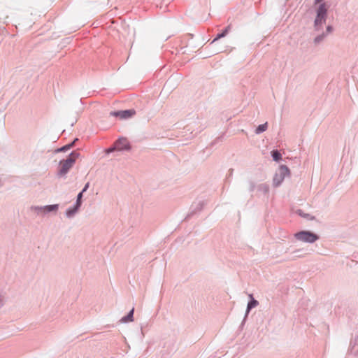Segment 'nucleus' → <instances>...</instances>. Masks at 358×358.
Segmentation results:
<instances>
[{"label": "nucleus", "instance_id": "c85d7f7f", "mask_svg": "<svg viewBox=\"0 0 358 358\" xmlns=\"http://www.w3.org/2000/svg\"><path fill=\"white\" fill-rule=\"evenodd\" d=\"M301 251V250H296L294 252V254H297L299 252H300Z\"/></svg>", "mask_w": 358, "mask_h": 358}, {"label": "nucleus", "instance_id": "aec40b11", "mask_svg": "<svg viewBox=\"0 0 358 358\" xmlns=\"http://www.w3.org/2000/svg\"><path fill=\"white\" fill-rule=\"evenodd\" d=\"M327 37V34L324 33V32H322V34L317 35L315 38H314V43L315 44L317 45L319 43H320L322 41H323L324 40V38Z\"/></svg>", "mask_w": 358, "mask_h": 358}, {"label": "nucleus", "instance_id": "6e6552de", "mask_svg": "<svg viewBox=\"0 0 358 358\" xmlns=\"http://www.w3.org/2000/svg\"><path fill=\"white\" fill-rule=\"evenodd\" d=\"M207 204L206 201H201L197 203H193L190 208V212L187 214L186 217L185 218V220H189L190 217H192L194 215L196 214L197 213L201 211L203 208V207Z\"/></svg>", "mask_w": 358, "mask_h": 358}, {"label": "nucleus", "instance_id": "20e7f679", "mask_svg": "<svg viewBox=\"0 0 358 358\" xmlns=\"http://www.w3.org/2000/svg\"><path fill=\"white\" fill-rule=\"evenodd\" d=\"M291 175L289 168L285 164L279 166L278 172L275 173L273 178V185L274 187H279L283 182L286 176Z\"/></svg>", "mask_w": 358, "mask_h": 358}, {"label": "nucleus", "instance_id": "9b49d317", "mask_svg": "<svg viewBox=\"0 0 358 358\" xmlns=\"http://www.w3.org/2000/svg\"><path fill=\"white\" fill-rule=\"evenodd\" d=\"M79 141V138H75L71 142L58 148L55 150V152H65L76 146V142Z\"/></svg>", "mask_w": 358, "mask_h": 358}, {"label": "nucleus", "instance_id": "4468645a", "mask_svg": "<svg viewBox=\"0 0 358 358\" xmlns=\"http://www.w3.org/2000/svg\"><path fill=\"white\" fill-rule=\"evenodd\" d=\"M134 308H132V309L130 310L126 315L123 316L120 319V322L122 323H128L130 322H133L134 320Z\"/></svg>", "mask_w": 358, "mask_h": 358}, {"label": "nucleus", "instance_id": "b1692460", "mask_svg": "<svg viewBox=\"0 0 358 358\" xmlns=\"http://www.w3.org/2000/svg\"><path fill=\"white\" fill-rule=\"evenodd\" d=\"M223 138H224L223 135H221V136L217 137L213 142H211L210 147L214 146V145H215L218 142L222 141Z\"/></svg>", "mask_w": 358, "mask_h": 358}, {"label": "nucleus", "instance_id": "9d476101", "mask_svg": "<svg viewBox=\"0 0 358 358\" xmlns=\"http://www.w3.org/2000/svg\"><path fill=\"white\" fill-rule=\"evenodd\" d=\"M258 305H259V301L253 297L252 294H250V300L248 302L243 322L245 321V318L248 317V315L249 314L250 310L252 308L257 307Z\"/></svg>", "mask_w": 358, "mask_h": 358}, {"label": "nucleus", "instance_id": "f03ea898", "mask_svg": "<svg viewBox=\"0 0 358 358\" xmlns=\"http://www.w3.org/2000/svg\"><path fill=\"white\" fill-rule=\"evenodd\" d=\"M80 154L77 150H73L66 159L59 161L57 175L61 178L65 176L73 168L76 159Z\"/></svg>", "mask_w": 358, "mask_h": 358}, {"label": "nucleus", "instance_id": "f3484780", "mask_svg": "<svg viewBox=\"0 0 358 358\" xmlns=\"http://www.w3.org/2000/svg\"><path fill=\"white\" fill-rule=\"evenodd\" d=\"M271 156L273 160L275 162H280L282 159L280 152L277 149L273 150L271 152Z\"/></svg>", "mask_w": 358, "mask_h": 358}, {"label": "nucleus", "instance_id": "cd10ccee", "mask_svg": "<svg viewBox=\"0 0 358 358\" xmlns=\"http://www.w3.org/2000/svg\"><path fill=\"white\" fill-rule=\"evenodd\" d=\"M187 36H188L190 38H193V37H194V34H189V33L187 34Z\"/></svg>", "mask_w": 358, "mask_h": 358}, {"label": "nucleus", "instance_id": "393cba45", "mask_svg": "<svg viewBox=\"0 0 358 358\" xmlns=\"http://www.w3.org/2000/svg\"><path fill=\"white\" fill-rule=\"evenodd\" d=\"M333 31H334L333 26L331 24H329L326 27V31L324 33H326L327 35L328 34H331Z\"/></svg>", "mask_w": 358, "mask_h": 358}, {"label": "nucleus", "instance_id": "a878e982", "mask_svg": "<svg viewBox=\"0 0 358 358\" xmlns=\"http://www.w3.org/2000/svg\"><path fill=\"white\" fill-rule=\"evenodd\" d=\"M249 183H250L249 191L250 192H252L255 190V187H256L255 183V182L251 181V180L249 182Z\"/></svg>", "mask_w": 358, "mask_h": 358}, {"label": "nucleus", "instance_id": "bb28decb", "mask_svg": "<svg viewBox=\"0 0 358 358\" xmlns=\"http://www.w3.org/2000/svg\"><path fill=\"white\" fill-rule=\"evenodd\" d=\"M89 187H90V182H87L84 185V187H83V189H82L80 192H82V193L83 194L84 192H85L88 189Z\"/></svg>", "mask_w": 358, "mask_h": 358}, {"label": "nucleus", "instance_id": "f8f14e48", "mask_svg": "<svg viewBox=\"0 0 358 358\" xmlns=\"http://www.w3.org/2000/svg\"><path fill=\"white\" fill-rule=\"evenodd\" d=\"M231 29V25L229 24L224 29H223L220 32L216 34L215 37L213 38V40L210 42V44L215 43V41L220 40L222 38L225 37L229 32L230 31Z\"/></svg>", "mask_w": 358, "mask_h": 358}, {"label": "nucleus", "instance_id": "f257e3e1", "mask_svg": "<svg viewBox=\"0 0 358 358\" xmlns=\"http://www.w3.org/2000/svg\"><path fill=\"white\" fill-rule=\"evenodd\" d=\"M315 5L317 6V3H320L315 8L316 16L314 20V29L316 31H319L322 29L323 24L326 23L328 17V10L329 6L326 3V1H314Z\"/></svg>", "mask_w": 358, "mask_h": 358}, {"label": "nucleus", "instance_id": "5701e85b", "mask_svg": "<svg viewBox=\"0 0 358 358\" xmlns=\"http://www.w3.org/2000/svg\"><path fill=\"white\" fill-rule=\"evenodd\" d=\"M233 173H234V169H232V168L229 169V170L228 171V173L227 175L226 179H225V182L230 183L229 178L231 177H232Z\"/></svg>", "mask_w": 358, "mask_h": 358}, {"label": "nucleus", "instance_id": "0eeeda50", "mask_svg": "<svg viewBox=\"0 0 358 358\" xmlns=\"http://www.w3.org/2000/svg\"><path fill=\"white\" fill-rule=\"evenodd\" d=\"M115 145L117 151H130L132 148L131 144L126 137L120 136L115 141Z\"/></svg>", "mask_w": 358, "mask_h": 358}, {"label": "nucleus", "instance_id": "a211bd4d", "mask_svg": "<svg viewBox=\"0 0 358 358\" xmlns=\"http://www.w3.org/2000/svg\"><path fill=\"white\" fill-rule=\"evenodd\" d=\"M258 191L262 192L264 195L269 192V185L266 183H262L257 186Z\"/></svg>", "mask_w": 358, "mask_h": 358}, {"label": "nucleus", "instance_id": "423d86ee", "mask_svg": "<svg viewBox=\"0 0 358 358\" xmlns=\"http://www.w3.org/2000/svg\"><path fill=\"white\" fill-rule=\"evenodd\" d=\"M31 210L36 212L38 214L43 213L44 214L55 213H56L59 210V204L46 205L44 206H32Z\"/></svg>", "mask_w": 358, "mask_h": 358}, {"label": "nucleus", "instance_id": "7c9ffc66", "mask_svg": "<svg viewBox=\"0 0 358 358\" xmlns=\"http://www.w3.org/2000/svg\"><path fill=\"white\" fill-rule=\"evenodd\" d=\"M301 256H302V255H300V253H297V254H296V255H295V257H301Z\"/></svg>", "mask_w": 358, "mask_h": 358}, {"label": "nucleus", "instance_id": "c756f323", "mask_svg": "<svg viewBox=\"0 0 358 358\" xmlns=\"http://www.w3.org/2000/svg\"><path fill=\"white\" fill-rule=\"evenodd\" d=\"M3 306V303H1V296L0 295V308Z\"/></svg>", "mask_w": 358, "mask_h": 358}, {"label": "nucleus", "instance_id": "1a4fd4ad", "mask_svg": "<svg viewBox=\"0 0 358 358\" xmlns=\"http://www.w3.org/2000/svg\"><path fill=\"white\" fill-rule=\"evenodd\" d=\"M348 353L353 354L355 356L358 355V335L351 338Z\"/></svg>", "mask_w": 358, "mask_h": 358}, {"label": "nucleus", "instance_id": "6ab92c4d", "mask_svg": "<svg viewBox=\"0 0 358 358\" xmlns=\"http://www.w3.org/2000/svg\"><path fill=\"white\" fill-rule=\"evenodd\" d=\"M267 129H268V123L267 122L261 124L256 127L255 134H262V133L264 132L265 131H266Z\"/></svg>", "mask_w": 358, "mask_h": 358}, {"label": "nucleus", "instance_id": "dca6fc26", "mask_svg": "<svg viewBox=\"0 0 358 358\" xmlns=\"http://www.w3.org/2000/svg\"><path fill=\"white\" fill-rule=\"evenodd\" d=\"M296 213L305 219L309 220H316V217L313 215H311L309 213H304L303 210L301 209H297L296 210Z\"/></svg>", "mask_w": 358, "mask_h": 358}, {"label": "nucleus", "instance_id": "ddd939ff", "mask_svg": "<svg viewBox=\"0 0 358 358\" xmlns=\"http://www.w3.org/2000/svg\"><path fill=\"white\" fill-rule=\"evenodd\" d=\"M156 8H159L160 10V14H163L167 11H170L173 8V6L170 3H166L164 5L163 1H159V3L155 4Z\"/></svg>", "mask_w": 358, "mask_h": 358}, {"label": "nucleus", "instance_id": "412c9836", "mask_svg": "<svg viewBox=\"0 0 358 358\" xmlns=\"http://www.w3.org/2000/svg\"><path fill=\"white\" fill-rule=\"evenodd\" d=\"M83 194L82 192H79L77 195L76 201L74 203V205L77 206L80 208L83 203Z\"/></svg>", "mask_w": 358, "mask_h": 358}, {"label": "nucleus", "instance_id": "7ed1b4c3", "mask_svg": "<svg viewBox=\"0 0 358 358\" xmlns=\"http://www.w3.org/2000/svg\"><path fill=\"white\" fill-rule=\"evenodd\" d=\"M294 236L296 240L308 243H313L320 238L317 234L310 230L299 231Z\"/></svg>", "mask_w": 358, "mask_h": 358}, {"label": "nucleus", "instance_id": "4be33fe9", "mask_svg": "<svg viewBox=\"0 0 358 358\" xmlns=\"http://www.w3.org/2000/svg\"><path fill=\"white\" fill-rule=\"evenodd\" d=\"M117 151V146L115 145V141L113 143V144L105 150V152L106 154H110L113 152Z\"/></svg>", "mask_w": 358, "mask_h": 358}, {"label": "nucleus", "instance_id": "2eb2a0df", "mask_svg": "<svg viewBox=\"0 0 358 358\" xmlns=\"http://www.w3.org/2000/svg\"><path fill=\"white\" fill-rule=\"evenodd\" d=\"M80 208L74 205L66 210L65 215L67 217L71 218L79 211Z\"/></svg>", "mask_w": 358, "mask_h": 358}, {"label": "nucleus", "instance_id": "39448f33", "mask_svg": "<svg viewBox=\"0 0 358 358\" xmlns=\"http://www.w3.org/2000/svg\"><path fill=\"white\" fill-rule=\"evenodd\" d=\"M136 113L134 108L126 110H113L110 113V115L118 118L120 120H127L133 117Z\"/></svg>", "mask_w": 358, "mask_h": 358}]
</instances>
